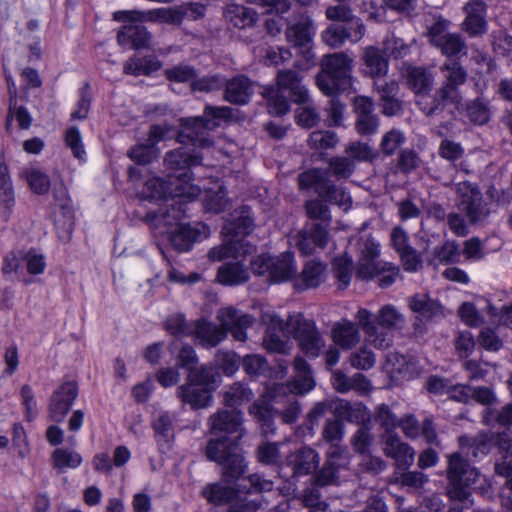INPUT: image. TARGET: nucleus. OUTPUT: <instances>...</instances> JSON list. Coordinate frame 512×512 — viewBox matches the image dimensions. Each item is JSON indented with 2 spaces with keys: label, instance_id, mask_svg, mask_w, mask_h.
I'll return each instance as SVG.
<instances>
[{
  "label": "nucleus",
  "instance_id": "nucleus-1",
  "mask_svg": "<svg viewBox=\"0 0 512 512\" xmlns=\"http://www.w3.org/2000/svg\"><path fill=\"white\" fill-rule=\"evenodd\" d=\"M206 456L223 467V480L209 484L203 489V496L216 505L230 503L236 498V491L226 482L238 479L245 471L246 464L236 441L228 437L211 439L206 447Z\"/></svg>",
  "mask_w": 512,
  "mask_h": 512
},
{
  "label": "nucleus",
  "instance_id": "nucleus-2",
  "mask_svg": "<svg viewBox=\"0 0 512 512\" xmlns=\"http://www.w3.org/2000/svg\"><path fill=\"white\" fill-rule=\"evenodd\" d=\"M217 320L219 325L204 318L192 321L191 336L206 348L218 345L225 339L227 332H231L235 340L243 342L247 338L246 329L253 324V318L250 315L232 307L220 309Z\"/></svg>",
  "mask_w": 512,
  "mask_h": 512
},
{
  "label": "nucleus",
  "instance_id": "nucleus-3",
  "mask_svg": "<svg viewBox=\"0 0 512 512\" xmlns=\"http://www.w3.org/2000/svg\"><path fill=\"white\" fill-rule=\"evenodd\" d=\"M356 319L364 331L366 343L376 349L388 348L393 342L390 331L402 330L406 324L404 314L392 304L382 306L375 319L369 310L360 308Z\"/></svg>",
  "mask_w": 512,
  "mask_h": 512
},
{
  "label": "nucleus",
  "instance_id": "nucleus-4",
  "mask_svg": "<svg viewBox=\"0 0 512 512\" xmlns=\"http://www.w3.org/2000/svg\"><path fill=\"white\" fill-rule=\"evenodd\" d=\"M353 58L344 52L323 56L316 76L319 90L327 96L346 91L352 85Z\"/></svg>",
  "mask_w": 512,
  "mask_h": 512
},
{
  "label": "nucleus",
  "instance_id": "nucleus-5",
  "mask_svg": "<svg viewBox=\"0 0 512 512\" xmlns=\"http://www.w3.org/2000/svg\"><path fill=\"white\" fill-rule=\"evenodd\" d=\"M183 213L172 206L156 216V223L162 227V233L169 236L172 246L179 251H187L192 244L210 235V228L204 223L189 225L181 222Z\"/></svg>",
  "mask_w": 512,
  "mask_h": 512
},
{
  "label": "nucleus",
  "instance_id": "nucleus-6",
  "mask_svg": "<svg viewBox=\"0 0 512 512\" xmlns=\"http://www.w3.org/2000/svg\"><path fill=\"white\" fill-rule=\"evenodd\" d=\"M442 75L441 87L436 91L432 105H424L423 112L433 115L442 111L445 104H459L462 100L459 88L467 80V71L457 61H446L440 66Z\"/></svg>",
  "mask_w": 512,
  "mask_h": 512
},
{
  "label": "nucleus",
  "instance_id": "nucleus-7",
  "mask_svg": "<svg viewBox=\"0 0 512 512\" xmlns=\"http://www.w3.org/2000/svg\"><path fill=\"white\" fill-rule=\"evenodd\" d=\"M231 117L232 109L227 106H206L203 117L182 119L183 130L179 135L180 142H184V138H187L194 146L209 147L212 142L207 131L219 126L220 121Z\"/></svg>",
  "mask_w": 512,
  "mask_h": 512
},
{
  "label": "nucleus",
  "instance_id": "nucleus-8",
  "mask_svg": "<svg viewBox=\"0 0 512 512\" xmlns=\"http://www.w3.org/2000/svg\"><path fill=\"white\" fill-rule=\"evenodd\" d=\"M273 324L291 332L299 348L309 357L316 358L323 349L325 342L312 320L305 319L301 314L290 315L287 321L279 316H272Z\"/></svg>",
  "mask_w": 512,
  "mask_h": 512
},
{
  "label": "nucleus",
  "instance_id": "nucleus-9",
  "mask_svg": "<svg viewBox=\"0 0 512 512\" xmlns=\"http://www.w3.org/2000/svg\"><path fill=\"white\" fill-rule=\"evenodd\" d=\"M315 34L314 21L306 14L300 15L296 22L286 28V40L297 48L301 55V59L296 63L301 70H308L316 65V56L313 52Z\"/></svg>",
  "mask_w": 512,
  "mask_h": 512
},
{
  "label": "nucleus",
  "instance_id": "nucleus-10",
  "mask_svg": "<svg viewBox=\"0 0 512 512\" xmlns=\"http://www.w3.org/2000/svg\"><path fill=\"white\" fill-rule=\"evenodd\" d=\"M478 472L459 454L448 456L447 493L452 500L464 501L470 496L469 486L476 481Z\"/></svg>",
  "mask_w": 512,
  "mask_h": 512
},
{
  "label": "nucleus",
  "instance_id": "nucleus-11",
  "mask_svg": "<svg viewBox=\"0 0 512 512\" xmlns=\"http://www.w3.org/2000/svg\"><path fill=\"white\" fill-rule=\"evenodd\" d=\"M457 194L458 208L471 223L483 222L490 215V209L483 201L480 190L472 183L467 181L458 183Z\"/></svg>",
  "mask_w": 512,
  "mask_h": 512
},
{
  "label": "nucleus",
  "instance_id": "nucleus-12",
  "mask_svg": "<svg viewBox=\"0 0 512 512\" xmlns=\"http://www.w3.org/2000/svg\"><path fill=\"white\" fill-rule=\"evenodd\" d=\"M119 22H153L166 24H180L183 20V13L174 8H155L146 11L124 10L117 11L113 16Z\"/></svg>",
  "mask_w": 512,
  "mask_h": 512
},
{
  "label": "nucleus",
  "instance_id": "nucleus-13",
  "mask_svg": "<svg viewBox=\"0 0 512 512\" xmlns=\"http://www.w3.org/2000/svg\"><path fill=\"white\" fill-rule=\"evenodd\" d=\"M446 21L435 22L428 30L430 43L447 57H453L461 52H466V42L458 33H451L447 30Z\"/></svg>",
  "mask_w": 512,
  "mask_h": 512
},
{
  "label": "nucleus",
  "instance_id": "nucleus-14",
  "mask_svg": "<svg viewBox=\"0 0 512 512\" xmlns=\"http://www.w3.org/2000/svg\"><path fill=\"white\" fill-rule=\"evenodd\" d=\"M360 257L358 260L357 277L362 280H370L384 269L381 262L377 260L380 255V245L370 237H366L359 242Z\"/></svg>",
  "mask_w": 512,
  "mask_h": 512
},
{
  "label": "nucleus",
  "instance_id": "nucleus-15",
  "mask_svg": "<svg viewBox=\"0 0 512 512\" xmlns=\"http://www.w3.org/2000/svg\"><path fill=\"white\" fill-rule=\"evenodd\" d=\"M463 12L465 13V18L461 23V29L469 37H481L487 32V5L485 2L482 0H470L464 5Z\"/></svg>",
  "mask_w": 512,
  "mask_h": 512
},
{
  "label": "nucleus",
  "instance_id": "nucleus-16",
  "mask_svg": "<svg viewBox=\"0 0 512 512\" xmlns=\"http://www.w3.org/2000/svg\"><path fill=\"white\" fill-rule=\"evenodd\" d=\"M348 464L346 451L336 444H332L327 452V460L322 469L314 478V485L323 487L337 483V472Z\"/></svg>",
  "mask_w": 512,
  "mask_h": 512
},
{
  "label": "nucleus",
  "instance_id": "nucleus-17",
  "mask_svg": "<svg viewBox=\"0 0 512 512\" xmlns=\"http://www.w3.org/2000/svg\"><path fill=\"white\" fill-rule=\"evenodd\" d=\"M255 247L247 242L244 238L226 239L222 245L213 247L208 252V258L211 261H234L239 258H246L252 254Z\"/></svg>",
  "mask_w": 512,
  "mask_h": 512
},
{
  "label": "nucleus",
  "instance_id": "nucleus-18",
  "mask_svg": "<svg viewBox=\"0 0 512 512\" xmlns=\"http://www.w3.org/2000/svg\"><path fill=\"white\" fill-rule=\"evenodd\" d=\"M78 395L77 384L68 381L58 387L51 397L49 413L53 421L61 422Z\"/></svg>",
  "mask_w": 512,
  "mask_h": 512
},
{
  "label": "nucleus",
  "instance_id": "nucleus-19",
  "mask_svg": "<svg viewBox=\"0 0 512 512\" xmlns=\"http://www.w3.org/2000/svg\"><path fill=\"white\" fill-rule=\"evenodd\" d=\"M277 91L288 92L292 101L298 104L310 102L309 91L302 83V77L294 70H280L277 74Z\"/></svg>",
  "mask_w": 512,
  "mask_h": 512
},
{
  "label": "nucleus",
  "instance_id": "nucleus-20",
  "mask_svg": "<svg viewBox=\"0 0 512 512\" xmlns=\"http://www.w3.org/2000/svg\"><path fill=\"white\" fill-rule=\"evenodd\" d=\"M272 316H278L274 312H264L262 315V320L265 322L268 327L265 332L263 338V346L267 351L287 354L291 350V343L288 340V337L291 335V332L285 331L281 329L279 326L272 323Z\"/></svg>",
  "mask_w": 512,
  "mask_h": 512
},
{
  "label": "nucleus",
  "instance_id": "nucleus-21",
  "mask_svg": "<svg viewBox=\"0 0 512 512\" xmlns=\"http://www.w3.org/2000/svg\"><path fill=\"white\" fill-rule=\"evenodd\" d=\"M382 438L385 455L395 460L397 468L408 469L414 462L413 448L402 442L397 433H384Z\"/></svg>",
  "mask_w": 512,
  "mask_h": 512
},
{
  "label": "nucleus",
  "instance_id": "nucleus-22",
  "mask_svg": "<svg viewBox=\"0 0 512 512\" xmlns=\"http://www.w3.org/2000/svg\"><path fill=\"white\" fill-rule=\"evenodd\" d=\"M329 238L328 229L322 224H312L299 231L295 236V244L303 255L312 254L317 248L323 249Z\"/></svg>",
  "mask_w": 512,
  "mask_h": 512
},
{
  "label": "nucleus",
  "instance_id": "nucleus-23",
  "mask_svg": "<svg viewBox=\"0 0 512 512\" xmlns=\"http://www.w3.org/2000/svg\"><path fill=\"white\" fill-rule=\"evenodd\" d=\"M408 307L420 321H432L444 316L443 306L425 293L409 297Z\"/></svg>",
  "mask_w": 512,
  "mask_h": 512
},
{
  "label": "nucleus",
  "instance_id": "nucleus-24",
  "mask_svg": "<svg viewBox=\"0 0 512 512\" xmlns=\"http://www.w3.org/2000/svg\"><path fill=\"white\" fill-rule=\"evenodd\" d=\"M320 456L311 447L305 446L287 457V465L292 468L294 476L309 475L319 466Z\"/></svg>",
  "mask_w": 512,
  "mask_h": 512
},
{
  "label": "nucleus",
  "instance_id": "nucleus-25",
  "mask_svg": "<svg viewBox=\"0 0 512 512\" xmlns=\"http://www.w3.org/2000/svg\"><path fill=\"white\" fill-rule=\"evenodd\" d=\"M212 390L188 379L187 383L177 389L181 401L194 409L206 408L212 402Z\"/></svg>",
  "mask_w": 512,
  "mask_h": 512
},
{
  "label": "nucleus",
  "instance_id": "nucleus-26",
  "mask_svg": "<svg viewBox=\"0 0 512 512\" xmlns=\"http://www.w3.org/2000/svg\"><path fill=\"white\" fill-rule=\"evenodd\" d=\"M208 425L213 435L235 433L241 428L242 413L237 410H219L209 417Z\"/></svg>",
  "mask_w": 512,
  "mask_h": 512
},
{
  "label": "nucleus",
  "instance_id": "nucleus-27",
  "mask_svg": "<svg viewBox=\"0 0 512 512\" xmlns=\"http://www.w3.org/2000/svg\"><path fill=\"white\" fill-rule=\"evenodd\" d=\"M252 94L253 83L246 76H235L225 84L224 99L232 104H247Z\"/></svg>",
  "mask_w": 512,
  "mask_h": 512
},
{
  "label": "nucleus",
  "instance_id": "nucleus-28",
  "mask_svg": "<svg viewBox=\"0 0 512 512\" xmlns=\"http://www.w3.org/2000/svg\"><path fill=\"white\" fill-rule=\"evenodd\" d=\"M16 204L15 192L5 162H0V216L8 221Z\"/></svg>",
  "mask_w": 512,
  "mask_h": 512
},
{
  "label": "nucleus",
  "instance_id": "nucleus-29",
  "mask_svg": "<svg viewBox=\"0 0 512 512\" xmlns=\"http://www.w3.org/2000/svg\"><path fill=\"white\" fill-rule=\"evenodd\" d=\"M245 258L224 262L217 272V280L226 286H236L245 283L249 279V273L243 264Z\"/></svg>",
  "mask_w": 512,
  "mask_h": 512
},
{
  "label": "nucleus",
  "instance_id": "nucleus-30",
  "mask_svg": "<svg viewBox=\"0 0 512 512\" xmlns=\"http://www.w3.org/2000/svg\"><path fill=\"white\" fill-rule=\"evenodd\" d=\"M331 336L333 342L342 349L349 350L361 340L358 326L349 320H342L333 325Z\"/></svg>",
  "mask_w": 512,
  "mask_h": 512
},
{
  "label": "nucleus",
  "instance_id": "nucleus-31",
  "mask_svg": "<svg viewBox=\"0 0 512 512\" xmlns=\"http://www.w3.org/2000/svg\"><path fill=\"white\" fill-rule=\"evenodd\" d=\"M495 433L479 432L475 436L463 435L458 439L460 448L472 450L475 457L486 456L495 446Z\"/></svg>",
  "mask_w": 512,
  "mask_h": 512
},
{
  "label": "nucleus",
  "instance_id": "nucleus-32",
  "mask_svg": "<svg viewBox=\"0 0 512 512\" xmlns=\"http://www.w3.org/2000/svg\"><path fill=\"white\" fill-rule=\"evenodd\" d=\"M170 197L193 200L200 194V188L191 183V173L184 171L178 175H169Z\"/></svg>",
  "mask_w": 512,
  "mask_h": 512
},
{
  "label": "nucleus",
  "instance_id": "nucleus-33",
  "mask_svg": "<svg viewBox=\"0 0 512 512\" xmlns=\"http://www.w3.org/2000/svg\"><path fill=\"white\" fill-rule=\"evenodd\" d=\"M294 380L289 383L288 389L293 394H305L311 391L314 386V378L307 362L302 357L294 360Z\"/></svg>",
  "mask_w": 512,
  "mask_h": 512
},
{
  "label": "nucleus",
  "instance_id": "nucleus-34",
  "mask_svg": "<svg viewBox=\"0 0 512 512\" xmlns=\"http://www.w3.org/2000/svg\"><path fill=\"white\" fill-rule=\"evenodd\" d=\"M362 60L364 72L372 78L386 75L388 71V60L383 52L375 46H368L363 49Z\"/></svg>",
  "mask_w": 512,
  "mask_h": 512
},
{
  "label": "nucleus",
  "instance_id": "nucleus-35",
  "mask_svg": "<svg viewBox=\"0 0 512 512\" xmlns=\"http://www.w3.org/2000/svg\"><path fill=\"white\" fill-rule=\"evenodd\" d=\"M151 38L150 32L145 27L138 25H126L117 35L120 45L131 44V47L135 49L149 48Z\"/></svg>",
  "mask_w": 512,
  "mask_h": 512
},
{
  "label": "nucleus",
  "instance_id": "nucleus-36",
  "mask_svg": "<svg viewBox=\"0 0 512 512\" xmlns=\"http://www.w3.org/2000/svg\"><path fill=\"white\" fill-rule=\"evenodd\" d=\"M82 462L81 454L72 448H57L51 454V465L59 473H64L69 469H77Z\"/></svg>",
  "mask_w": 512,
  "mask_h": 512
},
{
  "label": "nucleus",
  "instance_id": "nucleus-37",
  "mask_svg": "<svg viewBox=\"0 0 512 512\" xmlns=\"http://www.w3.org/2000/svg\"><path fill=\"white\" fill-rule=\"evenodd\" d=\"M270 270L269 282L279 283L291 279L296 274V266L290 253L274 257Z\"/></svg>",
  "mask_w": 512,
  "mask_h": 512
},
{
  "label": "nucleus",
  "instance_id": "nucleus-38",
  "mask_svg": "<svg viewBox=\"0 0 512 512\" xmlns=\"http://www.w3.org/2000/svg\"><path fill=\"white\" fill-rule=\"evenodd\" d=\"M202 157L190 155L183 148H178L166 153L164 164L170 170H185L192 166L200 165Z\"/></svg>",
  "mask_w": 512,
  "mask_h": 512
},
{
  "label": "nucleus",
  "instance_id": "nucleus-39",
  "mask_svg": "<svg viewBox=\"0 0 512 512\" xmlns=\"http://www.w3.org/2000/svg\"><path fill=\"white\" fill-rule=\"evenodd\" d=\"M252 398V391L245 384L240 382L226 387L223 391V404L235 409L250 402Z\"/></svg>",
  "mask_w": 512,
  "mask_h": 512
},
{
  "label": "nucleus",
  "instance_id": "nucleus-40",
  "mask_svg": "<svg viewBox=\"0 0 512 512\" xmlns=\"http://www.w3.org/2000/svg\"><path fill=\"white\" fill-rule=\"evenodd\" d=\"M316 192L324 201L335 204L345 211L351 206L350 195L341 187L324 183L316 188Z\"/></svg>",
  "mask_w": 512,
  "mask_h": 512
},
{
  "label": "nucleus",
  "instance_id": "nucleus-41",
  "mask_svg": "<svg viewBox=\"0 0 512 512\" xmlns=\"http://www.w3.org/2000/svg\"><path fill=\"white\" fill-rule=\"evenodd\" d=\"M161 67L160 61L152 56L132 57L124 64V72L129 75H149Z\"/></svg>",
  "mask_w": 512,
  "mask_h": 512
},
{
  "label": "nucleus",
  "instance_id": "nucleus-42",
  "mask_svg": "<svg viewBox=\"0 0 512 512\" xmlns=\"http://www.w3.org/2000/svg\"><path fill=\"white\" fill-rule=\"evenodd\" d=\"M225 17L235 27L246 28L256 22L257 14L248 7L233 4L226 8Z\"/></svg>",
  "mask_w": 512,
  "mask_h": 512
},
{
  "label": "nucleus",
  "instance_id": "nucleus-43",
  "mask_svg": "<svg viewBox=\"0 0 512 512\" xmlns=\"http://www.w3.org/2000/svg\"><path fill=\"white\" fill-rule=\"evenodd\" d=\"M326 279V266L316 260L308 261L301 273V280L305 288L319 286Z\"/></svg>",
  "mask_w": 512,
  "mask_h": 512
},
{
  "label": "nucleus",
  "instance_id": "nucleus-44",
  "mask_svg": "<svg viewBox=\"0 0 512 512\" xmlns=\"http://www.w3.org/2000/svg\"><path fill=\"white\" fill-rule=\"evenodd\" d=\"M188 379L198 385L209 388L214 391L221 383V376L219 372L210 366H202L200 369L196 368L189 374Z\"/></svg>",
  "mask_w": 512,
  "mask_h": 512
},
{
  "label": "nucleus",
  "instance_id": "nucleus-45",
  "mask_svg": "<svg viewBox=\"0 0 512 512\" xmlns=\"http://www.w3.org/2000/svg\"><path fill=\"white\" fill-rule=\"evenodd\" d=\"M407 81L415 93L423 94L431 88L433 77L423 68L412 67L408 69Z\"/></svg>",
  "mask_w": 512,
  "mask_h": 512
},
{
  "label": "nucleus",
  "instance_id": "nucleus-46",
  "mask_svg": "<svg viewBox=\"0 0 512 512\" xmlns=\"http://www.w3.org/2000/svg\"><path fill=\"white\" fill-rule=\"evenodd\" d=\"M459 259V246L453 241H447L442 246L436 247L429 263L438 266L441 264H450Z\"/></svg>",
  "mask_w": 512,
  "mask_h": 512
},
{
  "label": "nucleus",
  "instance_id": "nucleus-47",
  "mask_svg": "<svg viewBox=\"0 0 512 512\" xmlns=\"http://www.w3.org/2000/svg\"><path fill=\"white\" fill-rule=\"evenodd\" d=\"M165 330L176 337L191 336L192 321L187 322L181 313L172 314L167 317L164 323Z\"/></svg>",
  "mask_w": 512,
  "mask_h": 512
},
{
  "label": "nucleus",
  "instance_id": "nucleus-48",
  "mask_svg": "<svg viewBox=\"0 0 512 512\" xmlns=\"http://www.w3.org/2000/svg\"><path fill=\"white\" fill-rule=\"evenodd\" d=\"M143 193L146 198L151 200L167 199L170 197L169 180L166 181L159 177L150 178L145 183Z\"/></svg>",
  "mask_w": 512,
  "mask_h": 512
},
{
  "label": "nucleus",
  "instance_id": "nucleus-49",
  "mask_svg": "<svg viewBox=\"0 0 512 512\" xmlns=\"http://www.w3.org/2000/svg\"><path fill=\"white\" fill-rule=\"evenodd\" d=\"M31 190L39 195L46 194L50 189V179L47 174L37 169H29L23 172Z\"/></svg>",
  "mask_w": 512,
  "mask_h": 512
},
{
  "label": "nucleus",
  "instance_id": "nucleus-50",
  "mask_svg": "<svg viewBox=\"0 0 512 512\" xmlns=\"http://www.w3.org/2000/svg\"><path fill=\"white\" fill-rule=\"evenodd\" d=\"M466 110L469 119L475 124H485L490 118L488 101L483 98L479 97L468 103Z\"/></svg>",
  "mask_w": 512,
  "mask_h": 512
},
{
  "label": "nucleus",
  "instance_id": "nucleus-51",
  "mask_svg": "<svg viewBox=\"0 0 512 512\" xmlns=\"http://www.w3.org/2000/svg\"><path fill=\"white\" fill-rule=\"evenodd\" d=\"M305 209L307 215L315 220H320L321 223L326 229H328L331 222V214L328 206L324 203V200L313 199L307 201L305 204Z\"/></svg>",
  "mask_w": 512,
  "mask_h": 512
},
{
  "label": "nucleus",
  "instance_id": "nucleus-52",
  "mask_svg": "<svg viewBox=\"0 0 512 512\" xmlns=\"http://www.w3.org/2000/svg\"><path fill=\"white\" fill-rule=\"evenodd\" d=\"M16 119L21 129H28L32 124V117L28 110L23 106H17L14 98L10 99L9 111L7 115L6 129L9 131L11 121Z\"/></svg>",
  "mask_w": 512,
  "mask_h": 512
},
{
  "label": "nucleus",
  "instance_id": "nucleus-53",
  "mask_svg": "<svg viewBox=\"0 0 512 512\" xmlns=\"http://www.w3.org/2000/svg\"><path fill=\"white\" fill-rule=\"evenodd\" d=\"M264 96L268 100L269 112L273 115H284L289 111L288 100L281 95V92L273 88H266Z\"/></svg>",
  "mask_w": 512,
  "mask_h": 512
},
{
  "label": "nucleus",
  "instance_id": "nucleus-54",
  "mask_svg": "<svg viewBox=\"0 0 512 512\" xmlns=\"http://www.w3.org/2000/svg\"><path fill=\"white\" fill-rule=\"evenodd\" d=\"M164 74L169 81L178 83H192L197 75L195 68L187 64H179L168 68Z\"/></svg>",
  "mask_w": 512,
  "mask_h": 512
},
{
  "label": "nucleus",
  "instance_id": "nucleus-55",
  "mask_svg": "<svg viewBox=\"0 0 512 512\" xmlns=\"http://www.w3.org/2000/svg\"><path fill=\"white\" fill-rule=\"evenodd\" d=\"M128 156L134 162L145 165L152 162L158 156V150L148 142V144H139L132 147L128 152Z\"/></svg>",
  "mask_w": 512,
  "mask_h": 512
},
{
  "label": "nucleus",
  "instance_id": "nucleus-56",
  "mask_svg": "<svg viewBox=\"0 0 512 512\" xmlns=\"http://www.w3.org/2000/svg\"><path fill=\"white\" fill-rule=\"evenodd\" d=\"M349 362L355 369L369 370L375 365L376 357L371 350L363 346L356 352L351 353Z\"/></svg>",
  "mask_w": 512,
  "mask_h": 512
},
{
  "label": "nucleus",
  "instance_id": "nucleus-57",
  "mask_svg": "<svg viewBox=\"0 0 512 512\" xmlns=\"http://www.w3.org/2000/svg\"><path fill=\"white\" fill-rule=\"evenodd\" d=\"M332 173L338 179L350 177L355 170L354 160L348 156H337L329 160Z\"/></svg>",
  "mask_w": 512,
  "mask_h": 512
},
{
  "label": "nucleus",
  "instance_id": "nucleus-58",
  "mask_svg": "<svg viewBox=\"0 0 512 512\" xmlns=\"http://www.w3.org/2000/svg\"><path fill=\"white\" fill-rule=\"evenodd\" d=\"M375 421L385 430L384 433H395L400 419L391 411L389 406L382 404L377 408Z\"/></svg>",
  "mask_w": 512,
  "mask_h": 512
},
{
  "label": "nucleus",
  "instance_id": "nucleus-59",
  "mask_svg": "<svg viewBox=\"0 0 512 512\" xmlns=\"http://www.w3.org/2000/svg\"><path fill=\"white\" fill-rule=\"evenodd\" d=\"M333 268L335 278L340 282L342 287H347L352 276V259L347 256L338 257L333 262Z\"/></svg>",
  "mask_w": 512,
  "mask_h": 512
},
{
  "label": "nucleus",
  "instance_id": "nucleus-60",
  "mask_svg": "<svg viewBox=\"0 0 512 512\" xmlns=\"http://www.w3.org/2000/svg\"><path fill=\"white\" fill-rule=\"evenodd\" d=\"M203 205L206 211L213 213L223 212L228 207L226 192L220 188L215 192L206 193Z\"/></svg>",
  "mask_w": 512,
  "mask_h": 512
},
{
  "label": "nucleus",
  "instance_id": "nucleus-61",
  "mask_svg": "<svg viewBox=\"0 0 512 512\" xmlns=\"http://www.w3.org/2000/svg\"><path fill=\"white\" fill-rule=\"evenodd\" d=\"M249 411L261 423L263 434L268 435L274 432L272 414L266 405L254 403Z\"/></svg>",
  "mask_w": 512,
  "mask_h": 512
},
{
  "label": "nucleus",
  "instance_id": "nucleus-62",
  "mask_svg": "<svg viewBox=\"0 0 512 512\" xmlns=\"http://www.w3.org/2000/svg\"><path fill=\"white\" fill-rule=\"evenodd\" d=\"M216 363L218 367L227 376H232L239 368V356L230 351H218L216 355Z\"/></svg>",
  "mask_w": 512,
  "mask_h": 512
},
{
  "label": "nucleus",
  "instance_id": "nucleus-63",
  "mask_svg": "<svg viewBox=\"0 0 512 512\" xmlns=\"http://www.w3.org/2000/svg\"><path fill=\"white\" fill-rule=\"evenodd\" d=\"M337 142V135L331 131H314L308 140L309 146L314 149L333 148Z\"/></svg>",
  "mask_w": 512,
  "mask_h": 512
},
{
  "label": "nucleus",
  "instance_id": "nucleus-64",
  "mask_svg": "<svg viewBox=\"0 0 512 512\" xmlns=\"http://www.w3.org/2000/svg\"><path fill=\"white\" fill-rule=\"evenodd\" d=\"M23 261L26 263V268L29 274L39 275L45 270V257L35 249L23 252Z\"/></svg>",
  "mask_w": 512,
  "mask_h": 512
}]
</instances>
